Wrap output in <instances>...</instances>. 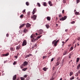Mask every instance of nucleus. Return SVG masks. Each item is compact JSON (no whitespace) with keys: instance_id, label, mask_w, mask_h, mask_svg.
<instances>
[{"instance_id":"nucleus-4","label":"nucleus","mask_w":80,"mask_h":80,"mask_svg":"<svg viewBox=\"0 0 80 80\" xmlns=\"http://www.w3.org/2000/svg\"><path fill=\"white\" fill-rule=\"evenodd\" d=\"M56 40H57V39L54 40L52 42V44H53L54 43V45L55 46H57V42H55V41H56Z\"/></svg>"},{"instance_id":"nucleus-58","label":"nucleus","mask_w":80,"mask_h":80,"mask_svg":"<svg viewBox=\"0 0 80 80\" xmlns=\"http://www.w3.org/2000/svg\"><path fill=\"white\" fill-rule=\"evenodd\" d=\"M7 62V60H6L5 61H4V63H6Z\"/></svg>"},{"instance_id":"nucleus-13","label":"nucleus","mask_w":80,"mask_h":80,"mask_svg":"<svg viewBox=\"0 0 80 80\" xmlns=\"http://www.w3.org/2000/svg\"><path fill=\"white\" fill-rule=\"evenodd\" d=\"M48 68L44 67L42 69V70H43L44 71H47V70Z\"/></svg>"},{"instance_id":"nucleus-47","label":"nucleus","mask_w":80,"mask_h":80,"mask_svg":"<svg viewBox=\"0 0 80 80\" xmlns=\"http://www.w3.org/2000/svg\"><path fill=\"white\" fill-rule=\"evenodd\" d=\"M73 50V48L72 47L70 48V50L71 51Z\"/></svg>"},{"instance_id":"nucleus-57","label":"nucleus","mask_w":80,"mask_h":80,"mask_svg":"<svg viewBox=\"0 0 80 80\" xmlns=\"http://www.w3.org/2000/svg\"><path fill=\"white\" fill-rule=\"evenodd\" d=\"M77 80H80V79L78 77V78H77Z\"/></svg>"},{"instance_id":"nucleus-28","label":"nucleus","mask_w":80,"mask_h":80,"mask_svg":"<svg viewBox=\"0 0 80 80\" xmlns=\"http://www.w3.org/2000/svg\"><path fill=\"white\" fill-rule=\"evenodd\" d=\"M26 5H27L28 6V5H29V3H28V2H26Z\"/></svg>"},{"instance_id":"nucleus-46","label":"nucleus","mask_w":80,"mask_h":80,"mask_svg":"<svg viewBox=\"0 0 80 80\" xmlns=\"http://www.w3.org/2000/svg\"><path fill=\"white\" fill-rule=\"evenodd\" d=\"M27 13H28V15H30V12H28Z\"/></svg>"},{"instance_id":"nucleus-9","label":"nucleus","mask_w":80,"mask_h":80,"mask_svg":"<svg viewBox=\"0 0 80 80\" xmlns=\"http://www.w3.org/2000/svg\"><path fill=\"white\" fill-rule=\"evenodd\" d=\"M32 42H35L36 40H37V38L36 39H35L33 38L32 39H31Z\"/></svg>"},{"instance_id":"nucleus-11","label":"nucleus","mask_w":80,"mask_h":80,"mask_svg":"<svg viewBox=\"0 0 80 80\" xmlns=\"http://www.w3.org/2000/svg\"><path fill=\"white\" fill-rule=\"evenodd\" d=\"M31 26V24H29V23H27L26 25V27L28 28V27H30Z\"/></svg>"},{"instance_id":"nucleus-61","label":"nucleus","mask_w":80,"mask_h":80,"mask_svg":"<svg viewBox=\"0 0 80 80\" xmlns=\"http://www.w3.org/2000/svg\"><path fill=\"white\" fill-rule=\"evenodd\" d=\"M36 35H40V34H38L37 33H36Z\"/></svg>"},{"instance_id":"nucleus-63","label":"nucleus","mask_w":80,"mask_h":80,"mask_svg":"<svg viewBox=\"0 0 80 80\" xmlns=\"http://www.w3.org/2000/svg\"><path fill=\"white\" fill-rule=\"evenodd\" d=\"M52 69L53 70H55V67H53V68H52Z\"/></svg>"},{"instance_id":"nucleus-64","label":"nucleus","mask_w":80,"mask_h":80,"mask_svg":"<svg viewBox=\"0 0 80 80\" xmlns=\"http://www.w3.org/2000/svg\"><path fill=\"white\" fill-rule=\"evenodd\" d=\"M78 40H80V37H78Z\"/></svg>"},{"instance_id":"nucleus-54","label":"nucleus","mask_w":80,"mask_h":80,"mask_svg":"<svg viewBox=\"0 0 80 80\" xmlns=\"http://www.w3.org/2000/svg\"><path fill=\"white\" fill-rule=\"evenodd\" d=\"M7 37H8V36H9V34H7L6 35Z\"/></svg>"},{"instance_id":"nucleus-1","label":"nucleus","mask_w":80,"mask_h":80,"mask_svg":"<svg viewBox=\"0 0 80 80\" xmlns=\"http://www.w3.org/2000/svg\"><path fill=\"white\" fill-rule=\"evenodd\" d=\"M27 45V41L26 40H24L23 41L22 43V46H25V45Z\"/></svg>"},{"instance_id":"nucleus-30","label":"nucleus","mask_w":80,"mask_h":80,"mask_svg":"<svg viewBox=\"0 0 80 80\" xmlns=\"http://www.w3.org/2000/svg\"><path fill=\"white\" fill-rule=\"evenodd\" d=\"M37 4V5L38 6V7H40L41 6L40 4V3L38 2Z\"/></svg>"},{"instance_id":"nucleus-10","label":"nucleus","mask_w":80,"mask_h":80,"mask_svg":"<svg viewBox=\"0 0 80 80\" xmlns=\"http://www.w3.org/2000/svg\"><path fill=\"white\" fill-rule=\"evenodd\" d=\"M25 23H23L19 27V28H22V27H24V26H25Z\"/></svg>"},{"instance_id":"nucleus-48","label":"nucleus","mask_w":80,"mask_h":80,"mask_svg":"<svg viewBox=\"0 0 80 80\" xmlns=\"http://www.w3.org/2000/svg\"><path fill=\"white\" fill-rule=\"evenodd\" d=\"M60 60V57H58L57 59V61H59Z\"/></svg>"},{"instance_id":"nucleus-52","label":"nucleus","mask_w":80,"mask_h":80,"mask_svg":"<svg viewBox=\"0 0 80 80\" xmlns=\"http://www.w3.org/2000/svg\"><path fill=\"white\" fill-rule=\"evenodd\" d=\"M54 80V78H52L50 79V80Z\"/></svg>"},{"instance_id":"nucleus-55","label":"nucleus","mask_w":80,"mask_h":80,"mask_svg":"<svg viewBox=\"0 0 80 80\" xmlns=\"http://www.w3.org/2000/svg\"><path fill=\"white\" fill-rule=\"evenodd\" d=\"M23 13V12H25V9L23 11H22Z\"/></svg>"},{"instance_id":"nucleus-14","label":"nucleus","mask_w":80,"mask_h":80,"mask_svg":"<svg viewBox=\"0 0 80 80\" xmlns=\"http://www.w3.org/2000/svg\"><path fill=\"white\" fill-rule=\"evenodd\" d=\"M30 56H32V54H29V55H28L26 56V58H28V57H29Z\"/></svg>"},{"instance_id":"nucleus-60","label":"nucleus","mask_w":80,"mask_h":80,"mask_svg":"<svg viewBox=\"0 0 80 80\" xmlns=\"http://www.w3.org/2000/svg\"><path fill=\"white\" fill-rule=\"evenodd\" d=\"M69 39L68 38L67 40H66V42H67L68 41V40Z\"/></svg>"},{"instance_id":"nucleus-43","label":"nucleus","mask_w":80,"mask_h":80,"mask_svg":"<svg viewBox=\"0 0 80 80\" xmlns=\"http://www.w3.org/2000/svg\"><path fill=\"white\" fill-rule=\"evenodd\" d=\"M30 79V78L29 77H28L26 78V80H28Z\"/></svg>"},{"instance_id":"nucleus-15","label":"nucleus","mask_w":80,"mask_h":80,"mask_svg":"<svg viewBox=\"0 0 80 80\" xmlns=\"http://www.w3.org/2000/svg\"><path fill=\"white\" fill-rule=\"evenodd\" d=\"M47 19L49 21H50V20L51 19V18H50V17H47Z\"/></svg>"},{"instance_id":"nucleus-62","label":"nucleus","mask_w":80,"mask_h":80,"mask_svg":"<svg viewBox=\"0 0 80 80\" xmlns=\"http://www.w3.org/2000/svg\"><path fill=\"white\" fill-rule=\"evenodd\" d=\"M58 41H59V40H58L56 42H57V43H58Z\"/></svg>"},{"instance_id":"nucleus-26","label":"nucleus","mask_w":80,"mask_h":80,"mask_svg":"<svg viewBox=\"0 0 80 80\" xmlns=\"http://www.w3.org/2000/svg\"><path fill=\"white\" fill-rule=\"evenodd\" d=\"M67 51H64V52L63 53V55H66V54H67Z\"/></svg>"},{"instance_id":"nucleus-17","label":"nucleus","mask_w":80,"mask_h":80,"mask_svg":"<svg viewBox=\"0 0 80 80\" xmlns=\"http://www.w3.org/2000/svg\"><path fill=\"white\" fill-rule=\"evenodd\" d=\"M28 32V30L26 29H25L24 30V32H25V33H27V32Z\"/></svg>"},{"instance_id":"nucleus-21","label":"nucleus","mask_w":80,"mask_h":80,"mask_svg":"<svg viewBox=\"0 0 80 80\" xmlns=\"http://www.w3.org/2000/svg\"><path fill=\"white\" fill-rule=\"evenodd\" d=\"M10 50H11V51H14V49L13 48L11 47Z\"/></svg>"},{"instance_id":"nucleus-41","label":"nucleus","mask_w":80,"mask_h":80,"mask_svg":"<svg viewBox=\"0 0 80 80\" xmlns=\"http://www.w3.org/2000/svg\"><path fill=\"white\" fill-rule=\"evenodd\" d=\"M24 77L25 78H27V75H25L24 76Z\"/></svg>"},{"instance_id":"nucleus-33","label":"nucleus","mask_w":80,"mask_h":80,"mask_svg":"<svg viewBox=\"0 0 80 80\" xmlns=\"http://www.w3.org/2000/svg\"><path fill=\"white\" fill-rule=\"evenodd\" d=\"M77 2L76 3L78 4L80 2V0H77L76 1Z\"/></svg>"},{"instance_id":"nucleus-16","label":"nucleus","mask_w":80,"mask_h":80,"mask_svg":"<svg viewBox=\"0 0 80 80\" xmlns=\"http://www.w3.org/2000/svg\"><path fill=\"white\" fill-rule=\"evenodd\" d=\"M43 6H44V7L47 6V3H46V2H43Z\"/></svg>"},{"instance_id":"nucleus-31","label":"nucleus","mask_w":80,"mask_h":80,"mask_svg":"<svg viewBox=\"0 0 80 80\" xmlns=\"http://www.w3.org/2000/svg\"><path fill=\"white\" fill-rule=\"evenodd\" d=\"M74 77L73 76L72 78H70V80H73V79H74Z\"/></svg>"},{"instance_id":"nucleus-59","label":"nucleus","mask_w":80,"mask_h":80,"mask_svg":"<svg viewBox=\"0 0 80 80\" xmlns=\"http://www.w3.org/2000/svg\"><path fill=\"white\" fill-rule=\"evenodd\" d=\"M64 11H65V10H62V13H64Z\"/></svg>"},{"instance_id":"nucleus-37","label":"nucleus","mask_w":80,"mask_h":80,"mask_svg":"<svg viewBox=\"0 0 80 80\" xmlns=\"http://www.w3.org/2000/svg\"><path fill=\"white\" fill-rule=\"evenodd\" d=\"M47 57V56H43V59H44V58H46V57Z\"/></svg>"},{"instance_id":"nucleus-53","label":"nucleus","mask_w":80,"mask_h":80,"mask_svg":"<svg viewBox=\"0 0 80 80\" xmlns=\"http://www.w3.org/2000/svg\"><path fill=\"white\" fill-rule=\"evenodd\" d=\"M77 73H78L80 74V70H79L78 72Z\"/></svg>"},{"instance_id":"nucleus-40","label":"nucleus","mask_w":80,"mask_h":80,"mask_svg":"<svg viewBox=\"0 0 80 80\" xmlns=\"http://www.w3.org/2000/svg\"><path fill=\"white\" fill-rule=\"evenodd\" d=\"M63 3H66L65 0H63Z\"/></svg>"},{"instance_id":"nucleus-2","label":"nucleus","mask_w":80,"mask_h":80,"mask_svg":"<svg viewBox=\"0 0 80 80\" xmlns=\"http://www.w3.org/2000/svg\"><path fill=\"white\" fill-rule=\"evenodd\" d=\"M67 19V16H64V17H62V18L60 19V20L61 21H63V20H65L66 19Z\"/></svg>"},{"instance_id":"nucleus-20","label":"nucleus","mask_w":80,"mask_h":80,"mask_svg":"<svg viewBox=\"0 0 80 80\" xmlns=\"http://www.w3.org/2000/svg\"><path fill=\"white\" fill-rule=\"evenodd\" d=\"M73 73L72 72H70V74H69V75L70 76H72V75H73Z\"/></svg>"},{"instance_id":"nucleus-56","label":"nucleus","mask_w":80,"mask_h":80,"mask_svg":"<svg viewBox=\"0 0 80 80\" xmlns=\"http://www.w3.org/2000/svg\"><path fill=\"white\" fill-rule=\"evenodd\" d=\"M68 29H65V32H68Z\"/></svg>"},{"instance_id":"nucleus-35","label":"nucleus","mask_w":80,"mask_h":80,"mask_svg":"<svg viewBox=\"0 0 80 80\" xmlns=\"http://www.w3.org/2000/svg\"><path fill=\"white\" fill-rule=\"evenodd\" d=\"M23 17V15H22L20 16V18H22Z\"/></svg>"},{"instance_id":"nucleus-22","label":"nucleus","mask_w":80,"mask_h":80,"mask_svg":"<svg viewBox=\"0 0 80 80\" xmlns=\"http://www.w3.org/2000/svg\"><path fill=\"white\" fill-rule=\"evenodd\" d=\"M41 37H42V35H40V36H38L36 38L37 40H38V38H40Z\"/></svg>"},{"instance_id":"nucleus-34","label":"nucleus","mask_w":80,"mask_h":80,"mask_svg":"<svg viewBox=\"0 0 80 80\" xmlns=\"http://www.w3.org/2000/svg\"><path fill=\"white\" fill-rule=\"evenodd\" d=\"M5 54L6 57H7V56H8V55H9V53H8V52Z\"/></svg>"},{"instance_id":"nucleus-8","label":"nucleus","mask_w":80,"mask_h":80,"mask_svg":"<svg viewBox=\"0 0 80 80\" xmlns=\"http://www.w3.org/2000/svg\"><path fill=\"white\" fill-rule=\"evenodd\" d=\"M21 47V45H19L18 46H17L16 47V50H19L20 49V48Z\"/></svg>"},{"instance_id":"nucleus-3","label":"nucleus","mask_w":80,"mask_h":80,"mask_svg":"<svg viewBox=\"0 0 80 80\" xmlns=\"http://www.w3.org/2000/svg\"><path fill=\"white\" fill-rule=\"evenodd\" d=\"M37 18V16L35 15H34L32 17V18L33 19V20H36V18Z\"/></svg>"},{"instance_id":"nucleus-42","label":"nucleus","mask_w":80,"mask_h":80,"mask_svg":"<svg viewBox=\"0 0 80 80\" xmlns=\"http://www.w3.org/2000/svg\"><path fill=\"white\" fill-rule=\"evenodd\" d=\"M16 63H17L16 61H14L13 63V65H15V64H16Z\"/></svg>"},{"instance_id":"nucleus-7","label":"nucleus","mask_w":80,"mask_h":80,"mask_svg":"<svg viewBox=\"0 0 80 80\" xmlns=\"http://www.w3.org/2000/svg\"><path fill=\"white\" fill-rule=\"evenodd\" d=\"M43 31L42 30L40 29L39 30L38 33H39V35H41V34H42V33H43Z\"/></svg>"},{"instance_id":"nucleus-44","label":"nucleus","mask_w":80,"mask_h":80,"mask_svg":"<svg viewBox=\"0 0 80 80\" xmlns=\"http://www.w3.org/2000/svg\"><path fill=\"white\" fill-rule=\"evenodd\" d=\"M78 76V73H77L75 75V76Z\"/></svg>"},{"instance_id":"nucleus-29","label":"nucleus","mask_w":80,"mask_h":80,"mask_svg":"<svg viewBox=\"0 0 80 80\" xmlns=\"http://www.w3.org/2000/svg\"><path fill=\"white\" fill-rule=\"evenodd\" d=\"M27 68H24L22 69V70H23V71H26V70H27Z\"/></svg>"},{"instance_id":"nucleus-25","label":"nucleus","mask_w":80,"mask_h":80,"mask_svg":"<svg viewBox=\"0 0 80 80\" xmlns=\"http://www.w3.org/2000/svg\"><path fill=\"white\" fill-rule=\"evenodd\" d=\"M59 64H60V63L59 62H58L56 63V66H58V65H59Z\"/></svg>"},{"instance_id":"nucleus-5","label":"nucleus","mask_w":80,"mask_h":80,"mask_svg":"<svg viewBox=\"0 0 80 80\" xmlns=\"http://www.w3.org/2000/svg\"><path fill=\"white\" fill-rule=\"evenodd\" d=\"M28 65V62H27L25 61L24 62L23 66L25 67V66H26V65Z\"/></svg>"},{"instance_id":"nucleus-32","label":"nucleus","mask_w":80,"mask_h":80,"mask_svg":"<svg viewBox=\"0 0 80 80\" xmlns=\"http://www.w3.org/2000/svg\"><path fill=\"white\" fill-rule=\"evenodd\" d=\"M20 78L21 79V80H25V78H23V77H21Z\"/></svg>"},{"instance_id":"nucleus-36","label":"nucleus","mask_w":80,"mask_h":80,"mask_svg":"<svg viewBox=\"0 0 80 80\" xmlns=\"http://www.w3.org/2000/svg\"><path fill=\"white\" fill-rule=\"evenodd\" d=\"M30 38H33V34H32L31 35Z\"/></svg>"},{"instance_id":"nucleus-49","label":"nucleus","mask_w":80,"mask_h":80,"mask_svg":"<svg viewBox=\"0 0 80 80\" xmlns=\"http://www.w3.org/2000/svg\"><path fill=\"white\" fill-rule=\"evenodd\" d=\"M53 58H52L51 60V62H52V61H53Z\"/></svg>"},{"instance_id":"nucleus-39","label":"nucleus","mask_w":80,"mask_h":80,"mask_svg":"<svg viewBox=\"0 0 80 80\" xmlns=\"http://www.w3.org/2000/svg\"><path fill=\"white\" fill-rule=\"evenodd\" d=\"M71 24H73V23H75V21H73L71 22Z\"/></svg>"},{"instance_id":"nucleus-23","label":"nucleus","mask_w":80,"mask_h":80,"mask_svg":"<svg viewBox=\"0 0 80 80\" xmlns=\"http://www.w3.org/2000/svg\"><path fill=\"white\" fill-rule=\"evenodd\" d=\"M45 26L47 28H49V27H50V26H49V25H48V24L46 25Z\"/></svg>"},{"instance_id":"nucleus-45","label":"nucleus","mask_w":80,"mask_h":80,"mask_svg":"<svg viewBox=\"0 0 80 80\" xmlns=\"http://www.w3.org/2000/svg\"><path fill=\"white\" fill-rule=\"evenodd\" d=\"M63 64V61H62L61 64V66H62Z\"/></svg>"},{"instance_id":"nucleus-24","label":"nucleus","mask_w":80,"mask_h":80,"mask_svg":"<svg viewBox=\"0 0 80 80\" xmlns=\"http://www.w3.org/2000/svg\"><path fill=\"white\" fill-rule=\"evenodd\" d=\"M79 60H80V58H78L77 59V60H76L77 62H78Z\"/></svg>"},{"instance_id":"nucleus-18","label":"nucleus","mask_w":80,"mask_h":80,"mask_svg":"<svg viewBox=\"0 0 80 80\" xmlns=\"http://www.w3.org/2000/svg\"><path fill=\"white\" fill-rule=\"evenodd\" d=\"M48 3L50 5V6H52V2L50 1L48 2Z\"/></svg>"},{"instance_id":"nucleus-38","label":"nucleus","mask_w":80,"mask_h":80,"mask_svg":"<svg viewBox=\"0 0 80 80\" xmlns=\"http://www.w3.org/2000/svg\"><path fill=\"white\" fill-rule=\"evenodd\" d=\"M20 67L21 68H23V64H22L21 65Z\"/></svg>"},{"instance_id":"nucleus-6","label":"nucleus","mask_w":80,"mask_h":80,"mask_svg":"<svg viewBox=\"0 0 80 80\" xmlns=\"http://www.w3.org/2000/svg\"><path fill=\"white\" fill-rule=\"evenodd\" d=\"M36 12H37V9L35 8L34 9L32 12L33 15H34V14H35V13Z\"/></svg>"},{"instance_id":"nucleus-12","label":"nucleus","mask_w":80,"mask_h":80,"mask_svg":"<svg viewBox=\"0 0 80 80\" xmlns=\"http://www.w3.org/2000/svg\"><path fill=\"white\" fill-rule=\"evenodd\" d=\"M17 78V75H15L13 77V80H15Z\"/></svg>"},{"instance_id":"nucleus-51","label":"nucleus","mask_w":80,"mask_h":80,"mask_svg":"<svg viewBox=\"0 0 80 80\" xmlns=\"http://www.w3.org/2000/svg\"><path fill=\"white\" fill-rule=\"evenodd\" d=\"M37 44H34V47H37Z\"/></svg>"},{"instance_id":"nucleus-27","label":"nucleus","mask_w":80,"mask_h":80,"mask_svg":"<svg viewBox=\"0 0 80 80\" xmlns=\"http://www.w3.org/2000/svg\"><path fill=\"white\" fill-rule=\"evenodd\" d=\"M71 55H72V54H71V53H69V58H71Z\"/></svg>"},{"instance_id":"nucleus-50","label":"nucleus","mask_w":80,"mask_h":80,"mask_svg":"<svg viewBox=\"0 0 80 80\" xmlns=\"http://www.w3.org/2000/svg\"><path fill=\"white\" fill-rule=\"evenodd\" d=\"M14 58H16V59H17V58H18V57H17V56H16L14 57Z\"/></svg>"},{"instance_id":"nucleus-19","label":"nucleus","mask_w":80,"mask_h":80,"mask_svg":"<svg viewBox=\"0 0 80 80\" xmlns=\"http://www.w3.org/2000/svg\"><path fill=\"white\" fill-rule=\"evenodd\" d=\"M80 67V63L77 66V68L78 70H79Z\"/></svg>"}]
</instances>
